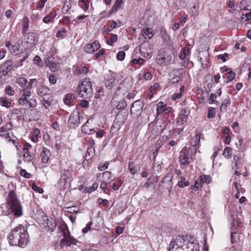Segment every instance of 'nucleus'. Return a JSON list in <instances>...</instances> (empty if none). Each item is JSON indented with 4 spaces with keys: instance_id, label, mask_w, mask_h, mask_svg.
Returning <instances> with one entry per match:
<instances>
[{
    "instance_id": "23",
    "label": "nucleus",
    "mask_w": 251,
    "mask_h": 251,
    "mask_svg": "<svg viewBox=\"0 0 251 251\" xmlns=\"http://www.w3.org/2000/svg\"><path fill=\"white\" fill-rule=\"evenodd\" d=\"M13 112L15 114L18 115L17 116L18 119H23L24 115L25 114L26 109L25 108H15L13 109Z\"/></svg>"
},
{
    "instance_id": "14",
    "label": "nucleus",
    "mask_w": 251,
    "mask_h": 251,
    "mask_svg": "<svg viewBox=\"0 0 251 251\" xmlns=\"http://www.w3.org/2000/svg\"><path fill=\"white\" fill-rule=\"evenodd\" d=\"M149 132L151 133L153 136H156L162 133L160 129L159 128L158 124L153 123V122L150 123L149 124Z\"/></svg>"
},
{
    "instance_id": "54",
    "label": "nucleus",
    "mask_w": 251,
    "mask_h": 251,
    "mask_svg": "<svg viewBox=\"0 0 251 251\" xmlns=\"http://www.w3.org/2000/svg\"><path fill=\"white\" fill-rule=\"evenodd\" d=\"M32 189L34 191H35L36 192H38L40 194H42L43 193V192H44V190H43V189L42 188L38 187L35 184H32Z\"/></svg>"
},
{
    "instance_id": "58",
    "label": "nucleus",
    "mask_w": 251,
    "mask_h": 251,
    "mask_svg": "<svg viewBox=\"0 0 251 251\" xmlns=\"http://www.w3.org/2000/svg\"><path fill=\"white\" fill-rule=\"evenodd\" d=\"M108 162H105L102 165L100 164L98 166V169L100 171H103L108 168Z\"/></svg>"
},
{
    "instance_id": "3",
    "label": "nucleus",
    "mask_w": 251,
    "mask_h": 251,
    "mask_svg": "<svg viewBox=\"0 0 251 251\" xmlns=\"http://www.w3.org/2000/svg\"><path fill=\"white\" fill-rule=\"evenodd\" d=\"M76 92L80 97L88 99L93 94L92 83L89 79H84L79 82L76 88Z\"/></svg>"
},
{
    "instance_id": "17",
    "label": "nucleus",
    "mask_w": 251,
    "mask_h": 251,
    "mask_svg": "<svg viewBox=\"0 0 251 251\" xmlns=\"http://www.w3.org/2000/svg\"><path fill=\"white\" fill-rule=\"evenodd\" d=\"M50 156V152L49 150L45 147L42 148V152L41 153V162L43 163L48 162Z\"/></svg>"
},
{
    "instance_id": "4",
    "label": "nucleus",
    "mask_w": 251,
    "mask_h": 251,
    "mask_svg": "<svg viewBox=\"0 0 251 251\" xmlns=\"http://www.w3.org/2000/svg\"><path fill=\"white\" fill-rule=\"evenodd\" d=\"M59 229L63 236V238L60 240V246H61V249L64 246H71L72 245H76V243L78 242L76 239L71 235L68 227L66 224L59 226Z\"/></svg>"
},
{
    "instance_id": "61",
    "label": "nucleus",
    "mask_w": 251,
    "mask_h": 251,
    "mask_svg": "<svg viewBox=\"0 0 251 251\" xmlns=\"http://www.w3.org/2000/svg\"><path fill=\"white\" fill-rule=\"evenodd\" d=\"M57 63L55 62H53L50 64V68L51 71L55 72L57 70Z\"/></svg>"
},
{
    "instance_id": "21",
    "label": "nucleus",
    "mask_w": 251,
    "mask_h": 251,
    "mask_svg": "<svg viewBox=\"0 0 251 251\" xmlns=\"http://www.w3.org/2000/svg\"><path fill=\"white\" fill-rule=\"evenodd\" d=\"M200 135L197 134L193 138H192L191 141V144L195 152H196L200 146Z\"/></svg>"
},
{
    "instance_id": "13",
    "label": "nucleus",
    "mask_w": 251,
    "mask_h": 251,
    "mask_svg": "<svg viewBox=\"0 0 251 251\" xmlns=\"http://www.w3.org/2000/svg\"><path fill=\"white\" fill-rule=\"evenodd\" d=\"M171 108L164 104L162 102H159L156 107V117H158L162 113L168 114L171 111Z\"/></svg>"
},
{
    "instance_id": "28",
    "label": "nucleus",
    "mask_w": 251,
    "mask_h": 251,
    "mask_svg": "<svg viewBox=\"0 0 251 251\" xmlns=\"http://www.w3.org/2000/svg\"><path fill=\"white\" fill-rule=\"evenodd\" d=\"M142 34L145 38H148L151 39L153 35L152 32V29L149 28H146L142 31Z\"/></svg>"
},
{
    "instance_id": "64",
    "label": "nucleus",
    "mask_w": 251,
    "mask_h": 251,
    "mask_svg": "<svg viewBox=\"0 0 251 251\" xmlns=\"http://www.w3.org/2000/svg\"><path fill=\"white\" fill-rule=\"evenodd\" d=\"M143 77L146 80H151L152 78V75L150 72H147L144 74Z\"/></svg>"
},
{
    "instance_id": "41",
    "label": "nucleus",
    "mask_w": 251,
    "mask_h": 251,
    "mask_svg": "<svg viewBox=\"0 0 251 251\" xmlns=\"http://www.w3.org/2000/svg\"><path fill=\"white\" fill-rule=\"evenodd\" d=\"M33 159V156L31 155L28 151H25V153L24 154V159L27 161L30 162Z\"/></svg>"
},
{
    "instance_id": "22",
    "label": "nucleus",
    "mask_w": 251,
    "mask_h": 251,
    "mask_svg": "<svg viewBox=\"0 0 251 251\" xmlns=\"http://www.w3.org/2000/svg\"><path fill=\"white\" fill-rule=\"evenodd\" d=\"M50 91V89L47 86L41 85L37 87V93L40 97L44 96L45 94L49 93Z\"/></svg>"
},
{
    "instance_id": "16",
    "label": "nucleus",
    "mask_w": 251,
    "mask_h": 251,
    "mask_svg": "<svg viewBox=\"0 0 251 251\" xmlns=\"http://www.w3.org/2000/svg\"><path fill=\"white\" fill-rule=\"evenodd\" d=\"M44 218L47 221V223L43 224L44 226L47 227L50 231H53L57 226L55 220L52 219L50 220L47 216H44Z\"/></svg>"
},
{
    "instance_id": "57",
    "label": "nucleus",
    "mask_w": 251,
    "mask_h": 251,
    "mask_svg": "<svg viewBox=\"0 0 251 251\" xmlns=\"http://www.w3.org/2000/svg\"><path fill=\"white\" fill-rule=\"evenodd\" d=\"M49 79L50 83L51 84H54L56 83L57 78L53 75H50Z\"/></svg>"
},
{
    "instance_id": "48",
    "label": "nucleus",
    "mask_w": 251,
    "mask_h": 251,
    "mask_svg": "<svg viewBox=\"0 0 251 251\" xmlns=\"http://www.w3.org/2000/svg\"><path fill=\"white\" fill-rule=\"evenodd\" d=\"M140 51L142 55L144 57H146V58H147V57L151 58V55L150 54V53L146 52H145V49L143 46H141L140 47Z\"/></svg>"
},
{
    "instance_id": "47",
    "label": "nucleus",
    "mask_w": 251,
    "mask_h": 251,
    "mask_svg": "<svg viewBox=\"0 0 251 251\" xmlns=\"http://www.w3.org/2000/svg\"><path fill=\"white\" fill-rule=\"evenodd\" d=\"M230 104V100L229 99H226L223 102L220 107V110L222 111L223 109H226V107L229 105Z\"/></svg>"
},
{
    "instance_id": "8",
    "label": "nucleus",
    "mask_w": 251,
    "mask_h": 251,
    "mask_svg": "<svg viewBox=\"0 0 251 251\" xmlns=\"http://www.w3.org/2000/svg\"><path fill=\"white\" fill-rule=\"evenodd\" d=\"M80 118H82V117L79 116L77 111L72 112L68 120L69 127L73 128L77 127L80 123Z\"/></svg>"
},
{
    "instance_id": "39",
    "label": "nucleus",
    "mask_w": 251,
    "mask_h": 251,
    "mask_svg": "<svg viewBox=\"0 0 251 251\" xmlns=\"http://www.w3.org/2000/svg\"><path fill=\"white\" fill-rule=\"evenodd\" d=\"M98 187V184L97 183H94L92 184V186H91L90 187H85L84 191L86 193H91L92 192H93L94 191H95L96 189H97Z\"/></svg>"
},
{
    "instance_id": "11",
    "label": "nucleus",
    "mask_w": 251,
    "mask_h": 251,
    "mask_svg": "<svg viewBox=\"0 0 251 251\" xmlns=\"http://www.w3.org/2000/svg\"><path fill=\"white\" fill-rule=\"evenodd\" d=\"M100 48L98 41H95L92 44H88L84 47V50L88 53H93Z\"/></svg>"
},
{
    "instance_id": "25",
    "label": "nucleus",
    "mask_w": 251,
    "mask_h": 251,
    "mask_svg": "<svg viewBox=\"0 0 251 251\" xmlns=\"http://www.w3.org/2000/svg\"><path fill=\"white\" fill-rule=\"evenodd\" d=\"M155 120H156L155 123L158 124L159 128L160 129L162 133L165 130V129L166 128L168 122L167 121L158 122V119H157V117H156Z\"/></svg>"
},
{
    "instance_id": "5",
    "label": "nucleus",
    "mask_w": 251,
    "mask_h": 251,
    "mask_svg": "<svg viewBox=\"0 0 251 251\" xmlns=\"http://www.w3.org/2000/svg\"><path fill=\"white\" fill-rule=\"evenodd\" d=\"M31 92L30 91H25L22 94L18 101L20 105H28L30 107H35L37 106V102L35 99L30 98Z\"/></svg>"
},
{
    "instance_id": "15",
    "label": "nucleus",
    "mask_w": 251,
    "mask_h": 251,
    "mask_svg": "<svg viewBox=\"0 0 251 251\" xmlns=\"http://www.w3.org/2000/svg\"><path fill=\"white\" fill-rule=\"evenodd\" d=\"M115 76L114 73H111L107 77L105 83L106 87L108 89H111L113 88L115 84Z\"/></svg>"
},
{
    "instance_id": "53",
    "label": "nucleus",
    "mask_w": 251,
    "mask_h": 251,
    "mask_svg": "<svg viewBox=\"0 0 251 251\" xmlns=\"http://www.w3.org/2000/svg\"><path fill=\"white\" fill-rule=\"evenodd\" d=\"M92 224H93V222H92V221H90L89 223H88V224L86 225V227L82 229V233H86L87 232H88V231L89 230H90V229H91V225H92Z\"/></svg>"
},
{
    "instance_id": "52",
    "label": "nucleus",
    "mask_w": 251,
    "mask_h": 251,
    "mask_svg": "<svg viewBox=\"0 0 251 251\" xmlns=\"http://www.w3.org/2000/svg\"><path fill=\"white\" fill-rule=\"evenodd\" d=\"M67 32V30L65 28H62L61 30H59L56 34V36L57 38H63L64 34Z\"/></svg>"
},
{
    "instance_id": "30",
    "label": "nucleus",
    "mask_w": 251,
    "mask_h": 251,
    "mask_svg": "<svg viewBox=\"0 0 251 251\" xmlns=\"http://www.w3.org/2000/svg\"><path fill=\"white\" fill-rule=\"evenodd\" d=\"M75 99V96L72 94H67L65 96V98L64 100V101L67 105H71V100H74Z\"/></svg>"
},
{
    "instance_id": "10",
    "label": "nucleus",
    "mask_w": 251,
    "mask_h": 251,
    "mask_svg": "<svg viewBox=\"0 0 251 251\" xmlns=\"http://www.w3.org/2000/svg\"><path fill=\"white\" fill-rule=\"evenodd\" d=\"M179 161L183 165L189 164V149L187 147H184L182 148L179 156Z\"/></svg>"
},
{
    "instance_id": "1",
    "label": "nucleus",
    "mask_w": 251,
    "mask_h": 251,
    "mask_svg": "<svg viewBox=\"0 0 251 251\" xmlns=\"http://www.w3.org/2000/svg\"><path fill=\"white\" fill-rule=\"evenodd\" d=\"M28 238L27 228L22 225H19L13 228L8 236V242L10 245L22 248H24L27 245Z\"/></svg>"
},
{
    "instance_id": "59",
    "label": "nucleus",
    "mask_w": 251,
    "mask_h": 251,
    "mask_svg": "<svg viewBox=\"0 0 251 251\" xmlns=\"http://www.w3.org/2000/svg\"><path fill=\"white\" fill-rule=\"evenodd\" d=\"M105 52L104 49H101L98 52H97L95 54V56L96 58L98 59L101 56L103 55Z\"/></svg>"
},
{
    "instance_id": "63",
    "label": "nucleus",
    "mask_w": 251,
    "mask_h": 251,
    "mask_svg": "<svg viewBox=\"0 0 251 251\" xmlns=\"http://www.w3.org/2000/svg\"><path fill=\"white\" fill-rule=\"evenodd\" d=\"M98 201L100 203L104 206L107 205L109 203L108 200L106 199H102L101 198H99Z\"/></svg>"
},
{
    "instance_id": "34",
    "label": "nucleus",
    "mask_w": 251,
    "mask_h": 251,
    "mask_svg": "<svg viewBox=\"0 0 251 251\" xmlns=\"http://www.w3.org/2000/svg\"><path fill=\"white\" fill-rule=\"evenodd\" d=\"M16 82L22 87H28V86H27L28 82L27 80L25 78L20 77L18 78L17 79Z\"/></svg>"
},
{
    "instance_id": "27",
    "label": "nucleus",
    "mask_w": 251,
    "mask_h": 251,
    "mask_svg": "<svg viewBox=\"0 0 251 251\" xmlns=\"http://www.w3.org/2000/svg\"><path fill=\"white\" fill-rule=\"evenodd\" d=\"M29 27V20L27 17H25L23 19L22 33L25 34L26 33Z\"/></svg>"
},
{
    "instance_id": "36",
    "label": "nucleus",
    "mask_w": 251,
    "mask_h": 251,
    "mask_svg": "<svg viewBox=\"0 0 251 251\" xmlns=\"http://www.w3.org/2000/svg\"><path fill=\"white\" fill-rule=\"evenodd\" d=\"M10 71L9 69H7L5 68V67L1 65L0 66V79L1 78L2 76L7 75Z\"/></svg>"
},
{
    "instance_id": "18",
    "label": "nucleus",
    "mask_w": 251,
    "mask_h": 251,
    "mask_svg": "<svg viewBox=\"0 0 251 251\" xmlns=\"http://www.w3.org/2000/svg\"><path fill=\"white\" fill-rule=\"evenodd\" d=\"M159 30L164 41L169 44L171 41V39L170 35L167 33L166 28L164 26H161Z\"/></svg>"
},
{
    "instance_id": "55",
    "label": "nucleus",
    "mask_w": 251,
    "mask_h": 251,
    "mask_svg": "<svg viewBox=\"0 0 251 251\" xmlns=\"http://www.w3.org/2000/svg\"><path fill=\"white\" fill-rule=\"evenodd\" d=\"M20 174L22 176L26 178H29L31 176V174L26 172L25 170L22 169L20 171Z\"/></svg>"
},
{
    "instance_id": "51",
    "label": "nucleus",
    "mask_w": 251,
    "mask_h": 251,
    "mask_svg": "<svg viewBox=\"0 0 251 251\" xmlns=\"http://www.w3.org/2000/svg\"><path fill=\"white\" fill-rule=\"evenodd\" d=\"M13 63L12 61L11 60H8L6 61L1 65L5 67V68H6L7 69H9V70H11L12 69L11 66L13 65Z\"/></svg>"
},
{
    "instance_id": "45",
    "label": "nucleus",
    "mask_w": 251,
    "mask_h": 251,
    "mask_svg": "<svg viewBox=\"0 0 251 251\" xmlns=\"http://www.w3.org/2000/svg\"><path fill=\"white\" fill-rule=\"evenodd\" d=\"M215 109L213 107H210L208 110L207 118L209 119L214 118L215 117Z\"/></svg>"
},
{
    "instance_id": "20",
    "label": "nucleus",
    "mask_w": 251,
    "mask_h": 251,
    "mask_svg": "<svg viewBox=\"0 0 251 251\" xmlns=\"http://www.w3.org/2000/svg\"><path fill=\"white\" fill-rule=\"evenodd\" d=\"M235 75V73L233 72L232 69L229 68V71L227 72L224 75H223L224 81L226 83H228L232 81L234 79Z\"/></svg>"
},
{
    "instance_id": "43",
    "label": "nucleus",
    "mask_w": 251,
    "mask_h": 251,
    "mask_svg": "<svg viewBox=\"0 0 251 251\" xmlns=\"http://www.w3.org/2000/svg\"><path fill=\"white\" fill-rule=\"evenodd\" d=\"M126 103L124 100H121L119 101L117 105V108L119 110H124L126 106Z\"/></svg>"
},
{
    "instance_id": "35",
    "label": "nucleus",
    "mask_w": 251,
    "mask_h": 251,
    "mask_svg": "<svg viewBox=\"0 0 251 251\" xmlns=\"http://www.w3.org/2000/svg\"><path fill=\"white\" fill-rule=\"evenodd\" d=\"M216 99L217 95L214 93H211L209 99V103L210 104H214L218 105L219 102L216 100Z\"/></svg>"
},
{
    "instance_id": "33",
    "label": "nucleus",
    "mask_w": 251,
    "mask_h": 251,
    "mask_svg": "<svg viewBox=\"0 0 251 251\" xmlns=\"http://www.w3.org/2000/svg\"><path fill=\"white\" fill-rule=\"evenodd\" d=\"M28 57V55L26 54L22 59L19 60L17 63H15L12 67L13 70H15L17 68L19 67H21L23 65V62Z\"/></svg>"
},
{
    "instance_id": "56",
    "label": "nucleus",
    "mask_w": 251,
    "mask_h": 251,
    "mask_svg": "<svg viewBox=\"0 0 251 251\" xmlns=\"http://www.w3.org/2000/svg\"><path fill=\"white\" fill-rule=\"evenodd\" d=\"M52 101V99H47L46 100L42 101L43 102V105L44 106L45 108L47 109L51 104Z\"/></svg>"
},
{
    "instance_id": "46",
    "label": "nucleus",
    "mask_w": 251,
    "mask_h": 251,
    "mask_svg": "<svg viewBox=\"0 0 251 251\" xmlns=\"http://www.w3.org/2000/svg\"><path fill=\"white\" fill-rule=\"evenodd\" d=\"M33 62L35 65H37L38 66L41 67V66H43L42 60H41V58L38 55H36L34 57V58L33 59Z\"/></svg>"
},
{
    "instance_id": "7",
    "label": "nucleus",
    "mask_w": 251,
    "mask_h": 251,
    "mask_svg": "<svg viewBox=\"0 0 251 251\" xmlns=\"http://www.w3.org/2000/svg\"><path fill=\"white\" fill-rule=\"evenodd\" d=\"M23 46L26 49L32 48L38 42V36L35 32H29L26 34L24 39Z\"/></svg>"
},
{
    "instance_id": "38",
    "label": "nucleus",
    "mask_w": 251,
    "mask_h": 251,
    "mask_svg": "<svg viewBox=\"0 0 251 251\" xmlns=\"http://www.w3.org/2000/svg\"><path fill=\"white\" fill-rule=\"evenodd\" d=\"M223 155L226 158H230L232 155V150L229 147H226L223 152Z\"/></svg>"
},
{
    "instance_id": "62",
    "label": "nucleus",
    "mask_w": 251,
    "mask_h": 251,
    "mask_svg": "<svg viewBox=\"0 0 251 251\" xmlns=\"http://www.w3.org/2000/svg\"><path fill=\"white\" fill-rule=\"evenodd\" d=\"M80 105L81 107L87 108L89 106V102L85 100H82L80 101Z\"/></svg>"
},
{
    "instance_id": "19",
    "label": "nucleus",
    "mask_w": 251,
    "mask_h": 251,
    "mask_svg": "<svg viewBox=\"0 0 251 251\" xmlns=\"http://www.w3.org/2000/svg\"><path fill=\"white\" fill-rule=\"evenodd\" d=\"M178 239L172 241L170 244L169 251H183V249L180 247V245L177 243Z\"/></svg>"
},
{
    "instance_id": "12",
    "label": "nucleus",
    "mask_w": 251,
    "mask_h": 251,
    "mask_svg": "<svg viewBox=\"0 0 251 251\" xmlns=\"http://www.w3.org/2000/svg\"><path fill=\"white\" fill-rule=\"evenodd\" d=\"M189 112L186 109H183L179 113V118L177 121L179 125H183L185 124L189 115Z\"/></svg>"
},
{
    "instance_id": "6",
    "label": "nucleus",
    "mask_w": 251,
    "mask_h": 251,
    "mask_svg": "<svg viewBox=\"0 0 251 251\" xmlns=\"http://www.w3.org/2000/svg\"><path fill=\"white\" fill-rule=\"evenodd\" d=\"M172 54L166 52L164 49H161L158 51L156 57L157 64L161 66L168 65L172 61Z\"/></svg>"
},
{
    "instance_id": "49",
    "label": "nucleus",
    "mask_w": 251,
    "mask_h": 251,
    "mask_svg": "<svg viewBox=\"0 0 251 251\" xmlns=\"http://www.w3.org/2000/svg\"><path fill=\"white\" fill-rule=\"evenodd\" d=\"M125 57V52L123 51H120L117 54V59L120 61H123Z\"/></svg>"
},
{
    "instance_id": "31",
    "label": "nucleus",
    "mask_w": 251,
    "mask_h": 251,
    "mask_svg": "<svg viewBox=\"0 0 251 251\" xmlns=\"http://www.w3.org/2000/svg\"><path fill=\"white\" fill-rule=\"evenodd\" d=\"M128 168L131 175H134L137 172V170L135 167V164L133 162H129L128 165Z\"/></svg>"
},
{
    "instance_id": "24",
    "label": "nucleus",
    "mask_w": 251,
    "mask_h": 251,
    "mask_svg": "<svg viewBox=\"0 0 251 251\" xmlns=\"http://www.w3.org/2000/svg\"><path fill=\"white\" fill-rule=\"evenodd\" d=\"M173 177V175L172 174H169L165 176L162 182L163 183H168V185H169V188H172V179Z\"/></svg>"
},
{
    "instance_id": "50",
    "label": "nucleus",
    "mask_w": 251,
    "mask_h": 251,
    "mask_svg": "<svg viewBox=\"0 0 251 251\" xmlns=\"http://www.w3.org/2000/svg\"><path fill=\"white\" fill-rule=\"evenodd\" d=\"M202 183H201V181L200 180V179L197 180L195 181V183L192 186L194 188L196 189V190H198L199 188L201 187Z\"/></svg>"
},
{
    "instance_id": "9",
    "label": "nucleus",
    "mask_w": 251,
    "mask_h": 251,
    "mask_svg": "<svg viewBox=\"0 0 251 251\" xmlns=\"http://www.w3.org/2000/svg\"><path fill=\"white\" fill-rule=\"evenodd\" d=\"M144 105L143 100H137L135 101L132 104L130 109L131 114H135L137 116L141 115Z\"/></svg>"
},
{
    "instance_id": "42",
    "label": "nucleus",
    "mask_w": 251,
    "mask_h": 251,
    "mask_svg": "<svg viewBox=\"0 0 251 251\" xmlns=\"http://www.w3.org/2000/svg\"><path fill=\"white\" fill-rule=\"evenodd\" d=\"M5 92L7 95H8L10 96H13L15 94V91H14V89L10 85H8L6 87V88L5 89Z\"/></svg>"
},
{
    "instance_id": "37",
    "label": "nucleus",
    "mask_w": 251,
    "mask_h": 251,
    "mask_svg": "<svg viewBox=\"0 0 251 251\" xmlns=\"http://www.w3.org/2000/svg\"><path fill=\"white\" fill-rule=\"evenodd\" d=\"M180 180L178 182V186L179 187L183 188L184 186L189 185V182L188 181H185V178L184 176H180Z\"/></svg>"
},
{
    "instance_id": "32",
    "label": "nucleus",
    "mask_w": 251,
    "mask_h": 251,
    "mask_svg": "<svg viewBox=\"0 0 251 251\" xmlns=\"http://www.w3.org/2000/svg\"><path fill=\"white\" fill-rule=\"evenodd\" d=\"M123 2V0H116L112 7V12L115 13L120 8Z\"/></svg>"
},
{
    "instance_id": "44",
    "label": "nucleus",
    "mask_w": 251,
    "mask_h": 251,
    "mask_svg": "<svg viewBox=\"0 0 251 251\" xmlns=\"http://www.w3.org/2000/svg\"><path fill=\"white\" fill-rule=\"evenodd\" d=\"M145 60L142 58H139L138 59H133L131 60L132 64L133 65L138 64L139 65H143L144 63Z\"/></svg>"
},
{
    "instance_id": "60",
    "label": "nucleus",
    "mask_w": 251,
    "mask_h": 251,
    "mask_svg": "<svg viewBox=\"0 0 251 251\" xmlns=\"http://www.w3.org/2000/svg\"><path fill=\"white\" fill-rule=\"evenodd\" d=\"M70 9V7L69 6V5L64 4L62 9V13L64 14H67Z\"/></svg>"
},
{
    "instance_id": "29",
    "label": "nucleus",
    "mask_w": 251,
    "mask_h": 251,
    "mask_svg": "<svg viewBox=\"0 0 251 251\" xmlns=\"http://www.w3.org/2000/svg\"><path fill=\"white\" fill-rule=\"evenodd\" d=\"M95 154V149L93 147H90L87 149V152L85 154V160H89Z\"/></svg>"
},
{
    "instance_id": "2",
    "label": "nucleus",
    "mask_w": 251,
    "mask_h": 251,
    "mask_svg": "<svg viewBox=\"0 0 251 251\" xmlns=\"http://www.w3.org/2000/svg\"><path fill=\"white\" fill-rule=\"evenodd\" d=\"M7 205L8 208L7 211L4 213L5 215L13 214V215L18 217L22 215V206L14 190L10 191L9 193Z\"/></svg>"
},
{
    "instance_id": "40",
    "label": "nucleus",
    "mask_w": 251,
    "mask_h": 251,
    "mask_svg": "<svg viewBox=\"0 0 251 251\" xmlns=\"http://www.w3.org/2000/svg\"><path fill=\"white\" fill-rule=\"evenodd\" d=\"M0 103L2 106H5L6 107H9L11 105V102L4 98H0Z\"/></svg>"
},
{
    "instance_id": "26",
    "label": "nucleus",
    "mask_w": 251,
    "mask_h": 251,
    "mask_svg": "<svg viewBox=\"0 0 251 251\" xmlns=\"http://www.w3.org/2000/svg\"><path fill=\"white\" fill-rule=\"evenodd\" d=\"M200 180L201 181L202 183L209 184L211 182L212 178L209 175H202L200 176Z\"/></svg>"
}]
</instances>
